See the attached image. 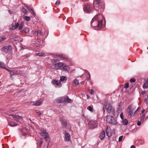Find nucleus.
I'll use <instances>...</instances> for the list:
<instances>
[{"instance_id": "aec40b11", "label": "nucleus", "mask_w": 148, "mask_h": 148, "mask_svg": "<svg viewBox=\"0 0 148 148\" xmlns=\"http://www.w3.org/2000/svg\"><path fill=\"white\" fill-rule=\"evenodd\" d=\"M42 41L40 40H36L35 42V45L37 47H39L41 45V43Z\"/></svg>"}, {"instance_id": "338daca9", "label": "nucleus", "mask_w": 148, "mask_h": 148, "mask_svg": "<svg viewBox=\"0 0 148 148\" xmlns=\"http://www.w3.org/2000/svg\"><path fill=\"white\" fill-rule=\"evenodd\" d=\"M100 11H101V9H100Z\"/></svg>"}, {"instance_id": "5fc2aeb1", "label": "nucleus", "mask_w": 148, "mask_h": 148, "mask_svg": "<svg viewBox=\"0 0 148 148\" xmlns=\"http://www.w3.org/2000/svg\"><path fill=\"white\" fill-rule=\"evenodd\" d=\"M141 123V122L140 121H138L137 123V124L138 125H140Z\"/></svg>"}, {"instance_id": "7ed1b4c3", "label": "nucleus", "mask_w": 148, "mask_h": 148, "mask_svg": "<svg viewBox=\"0 0 148 148\" xmlns=\"http://www.w3.org/2000/svg\"><path fill=\"white\" fill-rule=\"evenodd\" d=\"M136 107L133 105L129 106L127 110V113L128 114L127 117L128 118L131 117L133 114V112L136 109Z\"/></svg>"}, {"instance_id": "393cba45", "label": "nucleus", "mask_w": 148, "mask_h": 148, "mask_svg": "<svg viewBox=\"0 0 148 148\" xmlns=\"http://www.w3.org/2000/svg\"><path fill=\"white\" fill-rule=\"evenodd\" d=\"M143 87L144 88H148V79H147Z\"/></svg>"}, {"instance_id": "c9c22d12", "label": "nucleus", "mask_w": 148, "mask_h": 148, "mask_svg": "<svg viewBox=\"0 0 148 148\" xmlns=\"http://www.w3.org/2000/svg\"><path fill=\"white\" fill-rule=\"evenodd\" d=\"M106 134L109 137H110L111 136V134L110 132H109L108 131V130H106Z\"/></svg>"}, {"instance_id": "8fccbe9b", "label": "nucleus", "mask_w": 148, "mask_h": 148, "mask_svg": "<svg viewBox=\"0 0 148 148\" xmlns=\"http://www.w3.org/2000/svg\"><path fill=\"white\" fill-rule=\"evenodd\" d=\"M38 31H35V32H34V34L35 35L37 36L38 35Z\"/></svg>"}, {"instance_id": "de8ad7c7", "label": "nucleus", "mask_w": 148, "mask_h": 148, "mask_svg": "<svg viewBox=\"0 0 148 148\" xmlns=\"http://www.w3.org/2000/svg\"><path fill=\"white\" fill-rule=\"evenodd\" d=\"M123 136H120V137H119V142L121 141L123 139Z\"/></svg>"}, {"instance_id": "37998d69", "label": "nucleus", "mask_w": 148, "mask_h": 148, "mask_svg": "<svg viewBox=\"0 0 148 148\" xmlns=\"http://www.w3.org/2000/svg\"><path fill=\"white\" fill-rule=\"evenodd\" d=\"M129 83H127L125 84L124 87L125 88H127L129 87Z\"/></svg>"}, {"instance_id": "2eb2a0df", "label": "nucleus", "mask_w": 148, "mask_h": 148, "mask_svg": "<svg viewBox=\"0 0 148 148\" xmlns=\"http://www.w3.org/2000/svg\"><path fill=\"white\" fill-rule=\"evenodd\" d=\"M101 0H95V2L97 4V5H96V6L95 5V9L96 10H98L99 11V10L98 9V7L99 6V4L101 2ZM94 5H95V2L94 3Z\"/></svg>"}, {"instance_id": "052dcab7", "label": "nucleus", "mask_w": 148, "mask_h": 148, "mask_svg": "<svg viewBox=\"0 0 148 148\" xmlns=\"http://www.w3.org/2000/svg\"><path fill=\"white\" fill-rule=\"evenodd\" d=\"M17 38H18L17 40H18L19 41H21V40H19V37H18Z\"/></svg>"}, {"instance_id": "58836bf2", "label": "nucleus", "mask_w": 148, "mask_h": 148, "mask_svg": "<svg viewBox=\"0 0 148 148\" xmlns=\"http://www.w3.org/2000/svg\"><path fill=\"white\" fill-rule=\"evenodd\" d=\"M23 31H24L26 33H28L29 32V29L28 28H26L24 29Z\"/></svg>"}, {"instance_id": "1a4fd4ad", "label": "nucleus", "mask_w": 148, "mask_h": 148, "mask_svg": "<svg viewBox=\"0 0 148 148\" xmlns=\"http://www.w3.org/2000/svg\"><path fill=\"white\" fill-rule=\"evenodd\" d=\"M92 8V7L89 4H86L84 7L83 8L84 11L87 13L90 12L91 11Z\"/></svg>"}, {"instance_id": "13d9d810", "label": "nucleus", "mask_w": 148, "mask_h": 148, "mask_svg": "<svg viewBox=\"0 0 148 148\" xmlns=\"http://www.w3.org/2000/svg\"><path fill=\"white\" fill-rule=\"evenodd\" d=\"M23 136H25V135H26V133H23Z\"/></svg>"}, {"instance_id": "6e6d98bb", "label": "nucleus", "mask_w": 148, "mask_h": 148, "mask_svg": "<svg viewBox=\"0 0 148 148\" xmlns=\"http://www.w3.org/2000/svg\"><path fill=\"white\" fill-rule=\"evenodd\" d=\"M9 12L10 14H13V12L12 11H11L10 10H9Z\"/></svg>"}, {"instance_id": "4468645a", "label": "nucleus", "mask_w": 148, "mask_h": 148, "mask_svg": "<svg viewBox=\"0 0 148 148\" xmlns=\"http://www.w3.org/2000/svg\"><path fill=\"white\" fill-rule=\"evenodd\" d=\"M63 97H59L55 99L54 101L55 103H59L63 102Z\"/></svg>"}, {"instance_id": "3c124183", "label": "nucleus", "mask_w": 148, "mask_h": 148, "mask_svg": "<svg viewBox=\"0 0 148 148\" xmlns=\"http://www.w3.org/2000/svg\"><path fill=\"white\" fill-rule=\"evenodd\" d=\"M90 75L89 73H88V80H90Z\"/></svg>"}, {"instance_id": "f704fd0d", "label": "nucleus", "mask_w": 148, "mask_h": 148, "mask_svg": "<svg viewBox=\"0 0 148 148\" xmlns=\"http://www.w3.org/2000/svg\"><path fill=\"white\" fill-rule=\"evenodd\" d=\"M141 109V108L140 107H138L137 110L134 112V116L136 114L138 113L139 110Z\"/></svg>"}, {"instance_id": "4d7b16f0", "label": "nucleus", "mask_w": 148, "mask_h": 148, "mask_svg": "<svg viewBox=\"0 0 148 148\" xmlns=\"http://www.w3.org/2000/svg\"><path fill=\"white\" fill-rule=\"evenodd\" d=\"M130 148H135V147L134 146L132 145L131 146Z\"/></svg>"}, {"instance_id": "a878e982", "label": "nucleus", "mask_w": 148, "mask_h": 148, "mask_svg": "<svg viewBox=\"0 0 148 148\" xmlns=\"http://www.w3.org/2000/svg\"><path fill=\"white\" fill-rule=\"evenodd\" d=\"M36 56H38L41 57H45L46 56V54L43 53H37Z\"/></svg>"}, {"instance_id": "49530a36", "label": "nucleus", "mask_w": 148, "mask_h": 148, "mask_svg": "<svg viewBox=\"0 0 148 148\" xmlns=\"http://www.w3.org/2000/svg\"><path fill=\"white\" fill-rule=\"evenodd\" d=\"M135 81L136 79L134 78H131L130 80V81L131 82H134Z\"/></svg>"}, {"instance_id": "e433bc0d", "label": "nucleus", "mask_w": 148, "mask_h": 148, "mask_svg": "<svg viewBox=\"0 0 148 148\" xmlns=\"http://www.w3.org/2000/svg\"><path fill=\"white\" fill-rule=\"evenodd\" d=\"M87 109L88 110L91 112H93V109L90 106H88L87 108Z\"/></svg>"}, {"instance_id": "ddd939ff", "label": "nucleus", "mask_w": 148, "mask_h": 148, "mask_svg": "<svg viewBox=\"0 0 148 148\" xmlns=\"http://www.w3.org/2000/svg\"><path fill=\"white\" fill-rule=\"evenodd\" d=\"M43 100L42 99H40L38 100V101H36V102L33 103L32 104V106H39L41 105V104L42 103Z\"/></svg>"}, {"instance_id": "bb28decb", "label": "nucleus", "mask_w": 148, "mask_h": 148, "mask_svg": "<svg viewBox=\"0 0 148 148\" xmlns=\"http://www.w3.org/2000/svg\"><path fill=\"white\" fill-rule=\"evenodd\" d=\"M148 112V111H146L145 113V114L142 115V116L140 118L141 120L143 121L144 120L145 117V114H147Z\"/></svg>"}, {"instance_id": "a18cd8bd", "label": "nucleus", "mask_w": 148, "mask_h": 148, "mask_svg": "<svg viewBox=\"0 0 148 148\" xmlns=\"http://www.w3.org/2000/svg\"><path fill=\"white\" fill-rule=\"evenodd\" d=\"M89 92L90 94H93L94 93L95 91L92 89L89 90Z\"/></svg>"}, {"instance_id": "680f3d73", "label": "nucleus", "mask_w": 148, "mask_h": 148, "mask_svg": "<svg viewBox=\"0 0 148 148\" xmlns=\"http://www.w3.org/2000/svg\"><path fill=\"white\" fill-rule=\"evenodd\" d=\"M145 102H147V99H145Z\"/></svg>"}, {"instance_id": "c85d7f7f", "label": "nucleus", "mask_w": 148, "mask_h": 148, "mask_svg": "<svg viewBox=\"0 0 148 148\" xmlns=\"http://www.w3.org/2000/svg\"><path fill=\"white\" fill-rule=\"evenodd\" d=\"M5 66V65L3 63L0 62V68H3L4 69H6L7 70H8L7 69L4 67Z\"/></svg>"}, {"instance_id": "2f4dec72", "label": "nucleus", "mask_w": 148, "mask_h": 148, "mask_svg": "<svg viewBox=\"0 0 148 148\" xmlns=\"http://www.w3.org/2000/svg\"><path fill=\"white\" fill-rule=\"evenodd\" d=\"M62 123L64 125H65L67 127L69 126V123H68L67 121H63L62 122Z\"/></svg>"}, {"instance_id": "79ce46f5", "label": "nucleus", "mask_w": 148, "mask_h": 148, "mask_svg": "<svg viewBox=\"0 0 148 148\" xmlns=\"http://www.w3.org/2000/svg\"><path fill=\"white\" fill-rule=\"evenodd\" d=\"M22 11L25 14H27L28 12V11L26 9L24 8L22 10Z\"/></svg>"}, {"instance_id": "423d86ee", "label": "nucleus", "mask_w": 148, "mask_h": 148, "mask_svg": "<svg viewBox=\"0 0 148 148\" xmlns=\"http://www.w3.org/2000/svg\"><path fill=\"white\" fill-rule=\"evenodd\" d=\"M41 135L43 136L46 141H47L49 138V136L48 133L46 132V130L44 129L41 130Z\"/></svg>"}, {"instance_id": "09e8293b", "label": "nucleus", "mask_w": 148, "mask_h": 148, "mask_svg": "<svg viewBox=\"0 0 148 148\" xmlns=\"http://www.w3.org/2000/svg\"><path fill=\"white\" fill-rule=\"evenodd\" d=\"M60 1L59 0H58L56 2V5H59L60 4Z\"/></svg>"}, {"instance_id": "6e6552de", "label": "nucleus", "mask_w": 148, "mask_h": 148, "mask_svg": "<svg viewBox=\"0 0 148 148\" xmlns=\"http://www.w3.org/2000/svg\"><path fill=\"white\" fill-rule=\"evenodd\" d=\"M64 134V140L66 142H69L71 140V137L70 134L66 131H65Z\"/></svg>"}, {"instance_id": "5701e85b", "label": "nucleus", "mask_w": 148, "mask_h": 148, "mask_svg": "<svg viewBox=\"0 0 148 148\" xmlns=\"http://www.w3.org/2000/svg\"><path fill=\"white\" fill-rule=\"evenodd\" d=\"M9 125L11 127L15 126L17 125V124L15 123L14 122L12 121L10 122H9Z\"/></svg>"}, {"instance_id": "864d4df0", "label": "nucleus", "mask_w": 148, "mask_h": 148, "mask_svg": "<svg viewBox=\"0 0 148 148\" xmlns=\"http://www.w3.org/2000/svg\"><path fill=\"white\" fill-rule=\"evenodd\" d=\"M145 111V110L143 109L142 110V111L141 112L140 114V115H141V114H143L144 113V112Z\"/></svg>"}, {"instance_id": "b1692460", "label": "nucleus", "mask_w": 148, "mask_h": 148, "mask_svg": "<svg viewBox=\"0 0 148 148\" xmlns=\"http://www.w3.org/2000/svg\"><path fill=\"white\" fill-rule=\"evenodd\" d=\"M122 120V123L123 125H127L128 123V121L126 119H124Z\"/></svg>"}, {"instance_id": "f03ea898", "label": "nucleus", "mask_w": 148, "mask_h": 148, "mask_svg": "<svg viewBox=\"0 0 148 148\" xmlns=\"http://www.w3.org/2000/svg\"><path fill=\"white\" fill-rule=\"evenodd\" d=\"M59 60L58 59H54L52 60L51 62L53 63V64L52 65L51 67L53 69L58 70L61 68L63 65L62 62H60L56 63L57 61H59Z\"/></svg>"}, {"instance_id": "473e14b6", "label": "nucleus", "mask_w": 148, "mask_h": 148, "mask_svg": "<svg viewBox=\"0 0 148 148\" xmlns=\"http://www.w3.org/2000/svg\"><path fill=\"white\" fill-rule=\"evenodd\" d=\"M24 23L23 22H22L21 23L18 29L21 30L23 28Z\"/></svg>"}, {"instance_id": "f257e3e1", "label": "nucleus", "mask_w": 148, "mask_h": 148, "mask_svg": "<svg viewBox=\"0 0 148 148\" xmlns=\"http://www.w3.org/2000/svg\"><path fill=\"white\" fill-rule=\"evenodd\" d=\"M103 17L101 14L96 15L92 18L91 22V25L95 27L96 30L100 29L102 27Z\"/></svg>"}, {"instance_id": "9b49d317", "label": "nucleus", "mask_w": 148, "mask_h": 148, "mask_svg": "<svg viewBox=\"0 0 148 148\" xmlns=\"http://www.w3.org/2000/svg\"><path fill=\"white\" fill-rule=\"evenodd\" d=\"M51 83L54 85H56L59 87H61V84L60 81L55 79L53 80L51 82Z\"/></svg>"}, {"instance_id": "f8f14e48", "label": "nucleus", "mask_w": 148, "mask_h": 148, "mask_svg": "<svg viewBox=\"0 0 148 148\" xmlns=\"http://www.w3.org/2000/svg\"><path fill=\"white\" fill-rule=\"evenodd\" d=\"M7 70L10 72L11 76L20 74L21 71H10L8 70Z\"/></svg>"}, {"instance_id": "6ab92c4d", "label": "nucleus", "mask_w": 148, "mask_h": 148, "mask_svg": "<svg viewBox=\"0 0 148 148\" xmlns=\"http://www.w3.org/2000/svg\"><path fill=\"white\" fill-rule=\"evenodd\" d=\"M19 24L18 23H16L15 22L14 23V26L12 27H11V29L14 30L15 29H16L19 28Z\"/></svg>"}, {"instance_id": "9d476101", "label": "nucleus", "mask_w": 148, "mask_h": 148, "mask_svg": "<svg viewBox=\"0 0 148 148\" xmlns=\"http://www.w3.org/2000/svg\"><path fill=\"white\" fill-rule=\"evenodd\" d=\"M88 124L90 125V127L92 129H93L97 127V121H89Z\"/></svg>"}, {"instance_id": "774afa93", "label": "nucleus", "mask_w": 148, "mask_h": 148, "mask_svg": "<svg viewBox=\"0 0 148 148\" xmlns=\"http://www.w3.org/2000/svg\"><path fill=\"white\" fill-rule=\"evenodd\" d=\"M147 98H148V95L147 96Z\"/></svg>"}, {"instance_id": "cd10ccee", "label": "nucleus", "mask_w": 148, "mask_h": 148, "mask_svg": "<svg viewBox=\"0 0 148 148\" xmlns=\"http://www.w3.org/2000/svg\"><path fill=\"white\" fill-rule=\"evenodd\" d=\"M42 142V140L41 138H40L38 140L37 142V144L40 145V147H41Z\"/></svg>"}, {"instance_id": "603ef678", "label": "nucleus", "mask_w": 148, "mask_h": 148, "mask_svg": "<svg viewBox=\"0 0 148 148\" xmlns=\"http://www.w3.org/2000/svg\"><path fill=\"white\" fill-rule=\"evenodd\" d=\"M14 26V22H13L12 23V24L11 26L10 27V28L11 29V27H12L13 26Z\"/></svg>"}, {"instance_id": "dca6fc26", "label": "nucleus", "mask_w": 148, "mask_h": 148, "mask_svg": "<svg viewBox=\"0 0 148 148\" xmlns=\"http://www.w3.org/2000/svg\"><path fill=\"white\" fill-rule=\"evenodd\" d=\"M63 65L61 68L62 69L64 70L65 71H68L69 69V67L68 66L66 65L64 63H62Z\"/></svg>"}, {"instance_id": "0eeeda50", "label": "nucleus", "mask_w": 148, "mask_h": 148, "mask_svg": "<svg viewBox=\"0 0 148 148\" xmlns=\"http://www.w3.org/2000/svg\"><path fill=\"white\" fill-rule=\"evenodd\" d=\"M12 50V47L10 45L5 46L1 49V51L6 53H8V52L11 51Z\"/></svg>"}, {"instance_id": "c756f323", "label": "nucleus", "mask_w": 148, "mask_h": 148, "mask_svg": "<svg viewBox=\"0 0 148 148\" xmlns=\"http://www.w3.org/2000/svg\"><path fill=\"white\" fill-rule=\"evenodd\" d=\"M28 9L30 11V12H31V13H32L34 15H35V14L34 12V11L32 8H31L29 7V8H28Z\"/></svg>"}, {"instance_id": "ea45409f", "label": "nucleus", "mask_w": 148, "mask_h": 148, "mask_svg": "<svg viewBox=\"0 0 148 148\" xmlns=\"http://www.w3.org/2000/svg\"><path fill=\"white\" fill-rule=\"evenodd\" d=\"M25 17V19L27 21H29L30 20V17L28 16H24Z\"/></svg>"}, {"instance_id": "e2e57ef3", "label": "nucleus", "mask_w": 148, "mask_h": 148, "mask_svg": "<svg viewBox=\"0 0 148 148\" xmlns=\"http://www.w3.org/2000/svg\"><path fill=\"white\" fill-rule=\"evenodd\" d=\"M144 142H143L142 143H141V144H144Z\"/></svg>"}, {"instance_id": "4be33fe9", "label": "nucleus", "mask_w": 148, "mask_h": 148, "mask_svg": "<svg viewBox=\"0 0 148 148\" xmlns=\"http://www.w3.org/2000/svg\"><path fill=\"white\" fill-rule=\"evenodd\" d=\"M12 117L16 119H21V120H22V117L18 115L13 114L12 115Z\"/></svg>"}, {"instance_id": "412c9836", "label": "nucleus", "mask_w": 148, "mask_h": 148, "mask_svg": "<svg viewBox=\"0 0 148 148\" xmlns=\"http://www.w3.org/2000/svg\"><path fill=\"white\" fill-rule=\"evenodd\" d=\"M105 132L104 131H103L101 133L100 135V138L101 140H102L103 139L105 136Z\"/></svg>"}, {"instance_id": "a19ab883", "label": "nucleus", "mask_w": 148, "mask_h": 148, "mask_svg": "<svg viewBox=\"0 0 148 148\" xmlns=\"http://www.w3.org/2000/svg\"><path fill=\"white\" fill-rule=\"evenodd\" d=\"M36 113L39 116L41 115L42 114V113L40 111L36 110Z\"/></svg>"}, {"instance_id": "20e7f679", "label": "nucleus", "mask_w": 148, "mask_h": 148, "mask_svg": "<svg viewBox=\"0 0 148 148\" xmlns=\"http://www.w3.org/2000/svg\"><path fill=\"white\" fill-rule=\"evenodd\" d=\"M106 121L108 123L113 125H115L117 123L116 119L111 116H107Z\"/></svg>"}, {"instance_id": "39448f33", "label": "nucleus", "mask_w": 148, "mask_h": 148, "mask_svg": "<svg viewBox=\"0 0 148 148\" xmlns=\"http://www.w3.org/2000/svg\"><path fill=\"white\" fill-rule=\"evenodd\" d=\"M104 105L107 112L110 113H112L114 110L112 108L111 104L108 103H106Z\"/></svg>"}, {"instance_id": "a211bd4d", "label": "nucleus", "mask_w": 148, "mask_h": 148, "mask_svg": "<svg viewBox=\"0 0 148 148\" xmlns=\"http://www.w3.org/2000/svg\"><path fill=\"white\" fill-rule=\"evenodd\" d=\"M63 102L71 103L72 102L71 99H69L68 97H63Z\"/></svg>"}, {"instance_id": "c03bdc74", "label": "nucleus", "mask_w": 148, "mask_h": 148, "mask_svg": "<svg viewBox=\"0 0 148 148\" xmlns=\"http://www.w3.org/2000/svg\"><path fill=\"white\" fill-rule=\"evenodd\" d=\"M120 117L122 120L123 119H124V115H123V112H122L121 113L120 115Z\"/></svg>"}, {"instance_id": "bf43d9fd", "label": "nucleus", "mask_w": 148, "mask_h": 148, "mask_svg": "<svg viewBox=\"0 0 148 148\" xmlns=\"http://www.w3.org/2000/svg\"><path fill=\"white\" fill-rule=\"evenodd\" d=\"M49 142L48 143V145L47 146V148L48 147V146L49 145Z\"/></svg>"}, {"instance_id": "f3484780", "label": "nucleus", "mask_w": 148, "mask_h": 148, "mask_svg": "<svg viewBox=\"0 0 148 148\" xmlns=\"http://www.w3.org/2000/svg\"><path fill=\"white\" fill-rule=\"evenodd\" d=\"M67 79V77L66 76H62L60 77L59 81H60V82H65L66 81Z\"/></svg>"}, {"instance_id": "72a5a7b5", "label": "nucleus", "mask_w": 148, "mask_h": 148, "mask_svg": "<svg viewBox=\"0 0 148 148\" xmlns=\"http://www.w3.org/2000/svg\"><path fill=\"white\" fill-rule=\"evenodd\" d=\"M6 39L5 36H3L0 37V43H1L2 41H4Z\"/></svg>"}, {"instance_id": "69168bd1", "label": "nucleus", "mask_w": 148, "mask_h": 148, "mask_svg": "<svg viewBox=\"0 0 148 148\" xmlns=\"http://www.w3.org/2000/svg\"><path fill=\"white\" fill-rule=\"evenodd\" d=\"M148 118V116H147V117H146V118Z\"/></svg>"}, {"instance_id": "4c0bfd02", "label": "nucleus", "mask_w": 148, "mask_h": 148, "mask_svg": "<svg viewBox=\"0 0 148 148\" xmlns=\"http://www.w3.org/2000/svg\"><path fill=\"white\" fill-rule=\"evenodd\" d=\"M57 56L58 58H61L63 59H65L66 58V57H65L64 56H63L62 55H57Z\"/></svg>"}, {"instance_id": "0e129e2a", "label": "nucleus", "mask_w": 148, "mask_h": 148, "mask_svg": "<svg viewBox=\"0 0 148 148\" xmlns=\"http://www.w3.org/2000/svg\"><path fill=\"white\" fill-rule=\"evenodd\" d=\"M40 34H42V33H41V32H40Z\"/></svg>"}, {"instance_id": "7c9ffc66", "label": "nucleus", "mask_w": 148, "mask_h": 148, "mask_svg": "<svg viewBox=\"0 0 148 148\" xmlns=\"http://www.w3.org/2000/svg\"><path fill=\"white\" fill-rule=\"evenodd\" d=\"M74 86H76L78 85L79 82V81L76 79H75L74 80Z\"/></svg>"}]
</instances>
